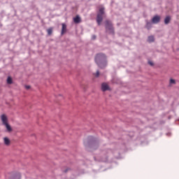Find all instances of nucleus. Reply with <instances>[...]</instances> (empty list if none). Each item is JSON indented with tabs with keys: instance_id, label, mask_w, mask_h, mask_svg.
I'll return each mask as SVG.
<instances>
[{
	"instance_id": "nucleus-13",
	"label": "nucleus",
	"mask_w": 179,
	"mask_h": 179,
	"mask_svg": "<svg viewBox=\"0 0 179 179\" xmlns=\"http://www.w3.org/2000/svg\"><path fill=\"white\" fill-rule=\"evenodd\" d=\"M145 27L149 30L152 28V23L151 22H147Z\"/></svg>"
},
{
	"instance_id": "nucleus-19",
	"label": "nucleus",
	"mask_w": 179,
	"mask_h": 179,
	"mask_svg": "<svg viewBox=\"0 0 179 179\" xmlns=\"http://www.w3.org/2000/svg\"><path fill=\"white\" fill-rule=\"evenodd\" d=\"M149 65H150L151 66H153V62H148Z\"/></svg>"
},
{
	"instance_id": "nucleus-14",
	"label": "nucleus",
	"mask_w": 179,
	"mask_h": 179,
	"mask_svg": "<svg viewBox=\"0 0 179 179\" xmlns=\"http://www.w3.org/2000/svg\"><path fill=\"white\" fill-rule=\"evenodd\" d=\"M48 31V36H51L52 34V28H49L48 29H47Z\"/></svg>"
},
{
	"instance_id": "nucleus-5",
	"label": "nucleus",
	"mask_w": 179,
	"mask_h": 179,
	"mask_svg": "<svg viewBox=\"0 0 179 179\" xmlns=\"http://www.w3.org/2000/svg\"><path fill=\"white\" fill-rule=\"evenodd\" d=\"M152 22L155 24L159 23V22H160V16L159 15L155 16L154 17H152Z\"/></svg>"
},
{
	"instance_id": "nucleus-7",
	"label": "nucleus",
	"mask_w": 179,
	"mask_h": 179,
	"mask_svg": "<svg viewBox=\"0 0 179 179\" xmlns=\"http://www.w3.org/2000/svg\"><path fill=\"white\" fill-rule=\"evenodd\" d=\"M110 87H108V85L107 83H102L101 85V90L102 92H106V90H108Z\"/></svg>"
},
{
	"instance_id": "nucleus-8",
	"label": "nucleus",
	"mask_w": 179,
	"mask_h": 179,
	"mask_svg": "<svg viewBox=\"0 0 179 179\" xmlns=\"http://www.w3.org/2000/svg\"><path fill=\"white\" fill-rule=\"evenodd\" d=\"M3 143L6 145V146H9L10 145V140L8 137H4L3 138Z\"/></svg>"
},
{
	"instance_id": "nucleus-4",
	"label": "nucleus",
	"mask_w": 179,
	"mask_h": 179,
	"mask_svg": "<svg viewBox=\"0 0 179 179\" xmlns=\"http://www.w3.org/2000/svg\"><path fill=\"white\" fill-rule=\"evenodd\" d=\"M105 23L106 30H108L109 31H110V33H114V28L113 27V24L111 23V21L106 20Z\"/></svg>"
},
{
	"instance_id": "nucleus-1",
	"label": "nucleus",
	"mask_w": 179,
	"mask_h": 179,
	"mask_svg": "<svg viewBox=\"0 0 179 179\" xmlns=\"http://www.w3.org/2000/svg\"><path fill=\"white\" fill-rule=\"evenodd\" d=\"M0 118L2 122V125H3L6 128V132H8V134H10V132H13V129H12V127H10V124H9V120L8 119V116L5 114H3L1 115Z\"/></svg>"
},
{
	"instance_id": "nucleus-3",
	"label": "nucleus",
	"mask_w": 179,
	"mask_h": 179,
	"mask_svg": "<svg viewBox=\"0 0 179 179\" xmlns=\"http://www.w3.org/2000/svg\"><path fill=\"white\" fill-rule=\"evenodd\" d=\"M104 15V7L99 8V13L96 16V22L98 26L101 24V22H103V15Z\"/></svg>"
},
{
	"instance_id": "nucleus-2",
	"label": "nucleus",
	"mask_w": 179,
	"mask_h": 179,
	"mask_svg": "<svg viewBox=\"0 0 179 179\" xmlns=\"http://www.w3.org/2000/svg\"><path fill=\"white\" fill-rule=\"evenodd\" d=\"M95 62L99 66L107 65V56L103 53L97 54L95 57Z\"/></svg>"
},
{
	"instance_id": "nucleus-15",
	"label": "nucleus",
	"mask_w": 179,
	"mask_h": 179,
	"mask_svg": "<svg viewBox=\"0 0 179 179\" xmlns=\"http://www.w3.org/2000/svg\"><path fill=\"white\" fill-rule=\"evenodd\" d=\"M170 85H176V80L171 79L170 80Z\"/></svg>"
},
{
	"instance_id": "nucleus-18",
	"label": "nucleus",
	"mask_w": 179,
	"mask_h": 179,
	"mask_svg": "<svg viewBox=\"0 0 179 179\" xmlns=\"http://www.w3.org/2000/svg\"><path fill=\"white\" fill-rule=\"evenodd\" d=\"M92 40H96V35H93V36H92Z\"/></svg>"
},
{
	"instance_id": "nucleus-12",
	"label": "nucleus",
	"mask_w": 179,
	"mask_h": 179,
	"mask_svg": "<svg viewBox=\"0 0 179 179\" xmlns=\"http://www.w3.org/2000/svg\"><path fill=\"white\" fill-rule=\"evenodd\" d=\"M8 85H12L13 83V80H12V77L8 76L7 78Z\"/></svg>"
},
{
	"instance_id": "nucleus-20",
	"label": "nucleus",
	"mask_w": 179,
	"mask_h": 179,
	"mask_svg": "<svg viewBox=\"0 0 179 179\" xmlns=\"http://www.w3.org/2000/svg\"><path fill=\"white\" fill-rule=\"evenodd\" d=\"M68 170H69V169H66V170L65 171V173H66V171H68Z\"/></svg>"
},
{
	"instance_id": "nucleus-17",
	"label": "nucleus",
	"mask_w": 179,
	"mask_h": 179,
	"mask_svg": "<svg viewBox=\"0 0 179 179\" xmlns=\"http://www.w3.org/2000/svg\"><path fill=\"white\" fill-rule=\"evenodd\" d=\"M30 85H25V89H27V90H29V89H30Z\"/></svg>"
},
{
	"instance_id": "nucleus-6",
	"label": "nucleus",
	"mask_w": 179,
	"mask_h": 179,
	"mask_svg": "<svg viewBox=\"0 0 179 179\" xmlns=\"http://www.w3.org/2000/svg\"><path fill=\"white\" fill-rule=\"evenodd\" d=\"M73 22H74V23H76V24L80 23V22H82V19L80 18V16L76 15V16L73 18Z\"/></svg>"
},
{
	"instance_id": "nucleus-16",
	"label": "nucleus",
	"mask_w": 179,
	"mask_h": 179,
	"mask_svg": "<svg viewBox=\"0 0 179 179\" xmlns=\"http://www.w3.org/2000/svg\"><path fill=\"white\" fill-rule=\"evenodd\" d=\"M95 76L96 78H99V76H100V72L99 71H96Z\"/></svg>"
},
{
	"instance_id": "nucleus-9",
	"label": "nucleus",
	"mask_w": 179,
	"mask_h": 179,
	"mask_svg": "<svg viewBox=\"0 0 179 179\" xmlns=\"http://www.w3.org/2000/svg\"><path fill=\"white\" fill-rule=\"evenodd\" d=\"M62 36H63V34H65V33H66V24H62Z\"/></svg>"
},
{
	"instance_id": "nucleus-10",
	"label": "nucleus",
	"mask_w": 179,
	"mask_h": 179,
	"mask_svg": "<svg viewBox=\"0 0 179 179\" xmlns=\"http://www.w3.org/2000/svg\"><path fill=\"white\" fill-rule=\"evenodd\" d=\"M171 20V18L170 17V16L166 17L164 20L165 24H169Z\"/></svg>"
},
{
	"instance_id": "nucleus-11",
	"label": "nucleus",
	"mask_w": 179,
	"mask_h": 179,
	"mask_svg": "<svg viewBox=\"0 0 179 179\" xmlns=\"http://www.w3.org/2000/svg\"><path fill=\"white\" fill-rule=\"evenodd\" d=\"M153 41H155V36H148V43H153Z\"/></svg>"
}]
</instances>
